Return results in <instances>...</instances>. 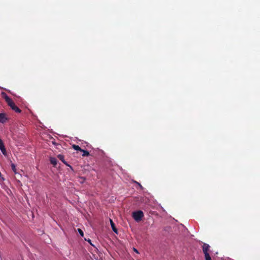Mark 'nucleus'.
<instances>
[{"label":"nucleus","instance_id":"nucleus-5","mask_svg":"<svg viewBox=\"0 0 260 260\" xmlns=\"http://www.w3.org/2000/svg\"><path fill=\"white\" fill-rule=\"evenodd\" d=\"M7 118L6 117V115L5 114L1 113L0 114V122L4 123L6 121Z\"/></svg>","mask_w":260,"mask_h":260},{"label":"nucleus","instance_id":"nucleus-8","mask_svg":"<svg viewBox=\"0 0 260 260\" xmlns=\"http://www.w3.org/2000/svg\"><path fill=\"white\" fill-rule=\"evenodd\" d=\"M73 148L76 150H78V151H83V149H82L78 145H73Z\"/></svg>","mask_w":260,"mask_h":260},{"label":"nucleus","instance_id":"nucleus-2","mask_svg":"<svg viewBox=\"0 0 260 260\" xmlns=\"http://www.w3.org/2000/svg\"><path fill=\"white\" fill-rule=\"evenodd\" d=\"M210 246L208 244L204 243L202 246L203 252L205 255V260H212L209 254Z\"/></svg>","mask_w":260,"mask_h":260},{"label":"nucleus","instance_id":"nucleus-1","mask_svg":"<svg viewBox=\"0 0 260 260\" xmlns=\"http://www.w3.org/2000/svg\"><path fill=\"white\" fill-rule=\"evenodd\" d=\"M3 97L5 99L8 105L13 109L14 111L17 113H20L21 110L20 109L17 107L14 102L12 101L11 99H10L6 93L3 92L2 93Z\"/></svg>","mask_w":260,"mask_h":260},{"label":"nucleus","instance_id":"nucleus-15","mask_svg":"<svg viewBox=\"0 0 260 260\" xmlns=\"http://www.w3.org/2000/svg\"><path fill=\"white\" fill-rule=\"evenodd\" d=\"M88 242L90 243H91V240L90 239H89V240H88Z\"/></svg>","mask_w":260,"mask_h":260},{"label":"nucleus","instance_id":"nucleus-11","mask_svg":"<svg viewBox=\"0 0 260 260\" xmlns=\"http://www.w3.org/2000/svg\"><path fill=\"white\" fill-rule=\"evenodd\" d=\"M81 151L83 152V153L82 154V156H88L89 155V153L87 151L83 150V151Z\"/></svg>","mask_w":260,"mask_h":260},{"label":"nucleus","instance_id":"nucleus-3","mask_svg":"<svg viewBox=\"0 0 260 260\" xmlns=\"http://www.w3.org/2000/svg\"><path fill=\"white\" fill-rule=\"evenodd\" d=\"M133 216L135 220L139 221L141 220L144 216L143 212L141 211L134 212L133 214Z\"/></svg>","mask_w":260,"mask_h":260},{"label":"nucleus","instance_id":"nucleus-14","mask_svg":"<svg viewBox=\"0 0 260 260\" xmlns=\"http://www.w3.org/2000/svg\"><path fill=\"white\" fill-rule=\"evenodd\" d=\"M137 184L140 186L141 188H142V185L139 183L137 182Z\"/></svg>","mask_w":260,"mask_h":260},{"label":"nucleus","instance_id":"nucleus-7","mask_svg":"<svg viewBox=\"0 0 260 260\" xmlns=\"http://www.w3.org/2000/svg\"><path fill=\"white\" fill-rule=\"evenodd\" d=\"M50 161L54 166H55L57 164V159L54 157H50Z\"/></svg>","mask_w":260,"mask_h":260},{"label":"nucleus","instance_id":"nucleus-12","mask_svg":"<svg viewBox=\"0 0 260 260\" xmlns=\"http://www.w3.org/2000/svg\"><path fill=\"white\" fill-rule=\"evenodd\" d=\"M78 231L79 232V233L80 234V235L82 236V237H83L84 236V233H83V232L82 231V230L80 229H78Z\"/></svg>","mask_w":260,"mask_h":260},{"label":"nucleus","instance_id":"nucleus-13","mask_svg":"<svg viewBox=\"0 0 260 260\" xmlns=\"http://www.w3.org/2000/svg\"><path fill=\"white\" fill-rule=\"evenodd\" d=\"M134 251H135L136 253H139L138 251L136 248H134Z\"/></svg>","mask_w":260,"mask_h":260},{"label":"nucleus","instance_id":"nucleus-6","mask_svg":"<svg viewBox=\"0 0 260 260\" xmlns=\"http://www.w3.org/2000/svg\"><path fill=\"white\" fill-rule=\"evenodd\" d=\"M110 224H111V228H112L113 232L115 233H117V230L115 226L114 223L113 221H112V220L111 219H110Z\"/></svg>","mask_w":260,"mask_h":260},{"label":"nucleus","instance_id":"nucleus-9","mask_svg":"<svg viewBox=\"0 0 260 260\" xmlns=\"http://www.w3.org/2000/svg\"><path fill=\"white\" fill-rule=\"evenodd\" d=\"M58 158L61 160L64 164H66V162L64 160L63 156L60 154L58 155Z\"/></svg>","mask_w":260,"mask_h":260},{"label":"nucleus","instance_id":"nucleus-10","mask_svg":"<svg viewBox=\"0 0 260 260\" xmlns=\"http://www.w3.org/2000/svg\"><path fill=\"white\" fill-rule=\"evenodd\" d=\"M11 167H12V169L13 170V172H14L15 174H17V172H16V166H15V165L14 164H11Z\"/></svg>","mask_w":260,"mask_h":260},{"label":"nucleus","instance_id":"nucleus-4","mask_svg":"<svg viewBox=\"0 0 260 260\" xmlns=\"http://www.w3.org/2000/svg\"><path fill=\"white\" fill-rule=\"evenodd\" d=\"M0 150H1L3 154L6 156L7 155V153L6 150L5 149L4 143L3 141L0 139Z\"/></svg>","mask_w":260,"mask_h":260},{"label":"nucleus","instance_id":"nucleus-16","mask_svg":"<svg viewBox=\"0 0 260 260\" xmlns=\"http://www.w3.org/2000/svg\"><path fill=\"white\" fill-rule=\"evenodd\" d=\"M1 176H2V174H1V173L0 172V177H1Z\"/></svg>","mask_w":260,"mask_h":260}]
</instances>
